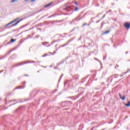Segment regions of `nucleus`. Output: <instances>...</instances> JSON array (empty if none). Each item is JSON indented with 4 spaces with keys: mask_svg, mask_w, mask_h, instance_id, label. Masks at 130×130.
<instances>
[{
    "mask_svg": "<svg viewBox=\"0 0 130 130\" xmlns=\"http://www.w3.org/2000/svg\"><path fill=\"white\" fill-rule=\"evenodd\" d=\"M128 53V52H126V54H127Z\"/></svg>",
    "mask_w": 130,
    "mask_h": 130,
    "instance_id": "39",
    "label": "nucleus"
},
{
    "mask_svg": "<svg viewBox=\"0 0 130 130\" xmlns=\"http://www.w3.org/2000/svg\"><path fill=\"white\" fill-rule=\"evenodd\" d=\"M24 76H26V77H28V75H25Z\"/></svg>",
    "mask_w": 130,
    "mask_h": 130,
    "instance_id": "41",
    "label": "nucleus"
},
{
    "mask_svg": "<svg viewBox=\"0 0 130 130\" xmlns=\"http://www.w3.org/2000/svg\"><path fill=\"white\" fill-rule=\"evenodd\" d=\"M72 35H70L69 36H72Z\"/></svg>",
    "mask_w": 130,
    "mask_h": 130,
    "instance_id": "42",
    "label": "nucleus"
},
{
    "mask_svg": "<svg viewBox=\"0 0 130 130\" xmlns=\"http://www.w3.org/2000/svg\"><path fill=\"white\" fill-rule=\"evenodd\" d=\"M56 51H57V49H56Z\"/></svg>",
    "mask_w": 130,
    "mask_h": 130,
    "instance_id": "45",
    "label": "nucleus"
},
{
    "mask_svg": "<svg viewBox=\"0 0 130 130\" xmlns=\"http://www.w3.org/2000/svg\"><path fill=\"white\" fill-rule=\"evenodd\" d=\"M63 76V74H61L59 81H60V79H61V78H62Z\"/></svg>",
    "mask_w": 130,
    "mask_h": 130,
    "instance_id": "19",
    "label": "nucleus"
},
{
    "mask_svg": "<svg viewBox=\"0 0 130 130\" xmlns=\"http://www.w3.org/2000/svg\"><path fill=\"white\" fill-rule=\"evenodd\" d=\"M12 51H13V50H11L8 52V53H11V52H12Z\"/></svg>",
    "mask_w": 130,
    "mask_h": 130,
    "instance_id": "26",
    "label": "nucleus"
},
{
    "mask_svg": "<svg viewBox=\"0 0 130 130\" xmlns=\"http://www.w3.org/2000/svg\"><path fill=\"white\" fill-rule=\"evenodd\" d=\"M30 62H33L34 63H35V61H32L31 62H27V61H23L18 62L17 64L14 65V67H20V66H23V64H26V63H30Z\"/></svg>",
    "mask_w": 130,
    "mask_h": 130,
    "instance_id": "2",
    "label": "nucleus"
},
{
    "mask_svg": "<svg viewBox=\"0 0 130 130\" xmlns=\"http://www.w3.org/2000/svg\"><path fill=\"white\" fill-rule=\"evenodd\" d=\"M74 39H75V37L68 40L64 45L60 46L59 47V48H60V47H64V46H67V45H69V43H70V42H72V41H73Z\"/></svg>",
    "mask_w": 130,
    "mask_h": 130,
    "instance_id": "3",
    "label": "nucleus"
},
{
    "mask_svg": "<svg viewBox=\"0 0 130 130\" xmlns=\"http://www.w3.org/2000/svg\"><path fill=\"white\" fill-rule=\"evenodd\" d=\"M10 43H11L8 42V43L6 44V46L8 45V44H10Z\"/></svg>",
    "mask_w": 130,
    "mask_h": 130,
    "instance_id": "30",
    "label": "nucleus"
},
{
    "mask_svg": "<svg viewBox=\"0 0 130 130\" xmlns=\"http://www.w3.org/2000/svg\"><path fill=\"white\" fill-rule=\"evenodd\" d=\"M53 53H56V52H55V51H54Z\"/></svg>",
    "mask_w": 130,
    "mask_h": 130,
    "instance_id": "38",
    "label": "nucleus"
},
{
    "mask_svg": "<svg viewBox=\"0 0 130 130\" xmlns=\"http://www.w3.org/2000/svg\"><path fill=\"white\" fill-rule=\"evenodd\" d=\"M68 103H71V104L72 103V102H68Z\"/></svg>",
    "mask_w": 130,
    "mask_h": 130,
    "instance_id": "37",
    "label": "nucleus"
},
{
    "mask_svg": "<svg viewBox=\"0 0 130 130\" xmlns=\"http://www.w3.org/2000/svg\"><path fill=\"white\" fill-rule=\"evenodd\" d=\"M18 20H19V18L15 19L14 20H13L12 21L10 22V23H8L7 24H6L5 25V27L6 28H7V29H10V28H12V27H15V26H17V25H18V24H19V22H21V21H22V20H23V19H20L17 22V21H18ZM15 22H16L14 24H13V23H15Z\"/></svg>",
    "mask_w": 130,
    "mask_h": 130,
    "instance_id": "1",
    "label": "nucleus"
},
{
    "mask_svg": "<svg viewBox=\"0 0 130 130\" xmlns=\"http://www.w3.org/2000/svg\"><path fill=\"white\" fill-rule=\"evenodd\" d=\"M130 71V70H128V72H129Z\"/></svg>",
    "mask_w": 130,
    "mask_h": 130,
    "instance_id": "46",
    "label": "nucleus"
},
{
    "mask_svg": "<svg viewBox=\"0 0 130 130\" xmlns=\"http://www.w3.org/2000/svg\"><path fill=\"white\" fill-rule=\"evenodd\" d=\"M75 11H78V7L75 8Z\"/></svg>",
    "mask_w": 130,
    "mask_h": 130,
    "instance_id": "24",
    "label": "nucleus"
},
{
    "mask_svg": "<svg viewBox=\"0 0 130 130\" xmlns=\"http://www.w3.org/2000/svg\"><path fill=\"white\" fill-rule=\"evenodd\" d=\"M126 118H128V116H126L125 117V119H126Z\"/></svg>",
    "mask_w": 130,
    "mask_h": 130,
    "instance_id": "29",
    "label": "nucleus"
},
{
    "mask_svg": "<svg viewBox=\"0 0 130 130\" xmlns=\"http://www.w3.org/2000/svg\"><path fill=\"white\" fill-rule=\"evenodd\" d=\"M84 93V91H82L79 94L77 95V97H80L81 95H82V94Z\"/></svg>",
    "mask_w": 130,
    "mask_h": 130,
    "instance_id": "12",
    "label": "nucleus"
},
{
    "mask_svg": "<svg viewBox=\"0 0 130 130\" xmlns=\"http://www.w3.org/2000/svg\"><path fill=\"white\" fill-rule=\"evenodd\" d=\"M15 41H16V39H11L10 40V42H11V43H13V42H15Z\"/></svg>",
    "mask_w": 130,
    "mask_h": 130,
    "instance_id": "11",
    "label": "nucleus"
},
{
    "mask_svg": "<svg viewBox=\"0 0 130 130\" xmlns=\"http://www.w3.org/2000/svg\"><path fill=\"white\" fill-rule=\"evenodd\" d=\"M49 46H50V45H48V46H47V47H49Z\"/></svg>",
    "mask_w": 130,
    "mask_h": 130,
    "instance_id": "40",
    "label": "nucleus"
},
{
    "mask_svg": "<svg viewBox=\"0 0 130 130\" xmlns=\"http://www.w3.org/2000/svg\"><path fill=\"white\" fill-rule=\"evenodd\" d=\"M114 47H115V45H114Z\"/></svg>",
    "mask_w": 130,
    "mask_h": 130,
    "instance_id": "44",
    "label": "nucleus"
},
{
    "mask_svg": "<svg viewBox=\"0 0 130 130\" xmlns=\"http://www.w3.org/2000/svg\"><path fill=\"white\" fill-rule=\"evenodd\" d=\"M17 103H18V102L15 103L13 104H11V105H9V107L13 106V105H15V104H17Z\"/></svg>",
    "mask_w": 130,
    "mask_h": 130,
    "instance_id": "15",
    "label": "nucleus"
},
{
    "mask_svg": "<svg viewBox=\"0 0 130 130\" xmlns=\"http://www.w3.org/2000/svg\"><path fill=\"white\" fill-rule=\"evenodd\" d=\"M74 4H75V5H78V3H77V2H75Z\"/></svg>",
    "mask_w": 130,
    "mask_h": 130,
    "instance_id": "31",
    "label": "nucleus"
},
{
    "mask_svg": "<svg viewBox=\"0 0 130 130\" xmlns=\"http://www.w3.org/2000/svg\"><path fill=\"white\" fill-rule=\"evenodd\" d=\"M119 97L122 100H125V95L121 96V94L120 93L119 94Z\"/></svg>",
    "mask_w": 130,
    "mask_h": 130,
    "instance_id": "6",
    "label": "nucleus"
},
{
    "mask_svg": "<svg viewBox=\"0 0 130 130\" xmlns=\"http://www.w3.org/2000/svg\"><path fill=\"white\" fill-rule=\"evenodd\" d=\"M47 43H48V42H45L43 43V45H46V44H47Z\"/></svg>",
    "mask_w": 130,
    "mask_h": 130,
    "instance_id": "20",
    "label": "nucleus"
},
{
    "mask_svg": "<svg viewBox=\"0 0 130 130\" xmlns=\"http://www.w3.org/2000/svg\"><path fill=\"white\" fill-rule=\"evenodd\" d=\"M64 60H63V61H61V62H60V63H59V64H62V63H63V62H64Z\"/></svg>",
    "mask_w": 130,
    "mask_h": 130,
    "instance_id": "18",
    "label": "nucleus"
},
{
    "mask_svg": "<svg viewBox=\"0 0 130 130\" xmlns=\"http://www.w3.org/2000/svg\"><path fill=\"white\" fill-rule=\"evenodd\" d=\"M54 42H56V41L54 40V41H53V43H54Z\"/></svg>",
    "mask_w": 130,
    "mask_h": 130,
    "instance_id": "33",
    "label": "nucleus"
},
{
    "mask_svg": "<svg viewBox=\"0 0 130 130\" xmlns=\"http://www.w3.org/2000/svg\"><path fill=\"white\" fill-rule=\"evenodd\" d=\"M13 100L9 101V102H12Z\"/></svg>",
    "mask_w": 130,
    "mask_h": 130,
    "instance_id": "35",
    "label": "nucleus"
},
{
    "mask_svg": "<svg viewBox=\"0 0 130 130\" xmlns=\"http://www.w3.org/2000/svg\"><path fill=\"white\" fill-rule=\"evenodd\" d=\"M124 27L126 28V29H128L130 28V23L129 22H125L124 23Z\"/></svg>",
    "mask_w": 130,
    "mask_h": 130,
    "instance_id": "4",
    "label": "nucleus"
},
{
    "mask_svg": "<svg viewBox=\"0 0 130 130\" xmlns=\"http://www.w3.org/2000/svg\"><path fill=\"white\" fill-rule=\"evenodd\" d=\"M109 32H110V30H107V31H105V33H109Z\"/></svg>",
    "mask_w": 130,
    "mask_h": 130,
    "instance_id": "22",
    "label": "nucleus"
},
{
    "mask_svg": "<svg viewBox=\"0 0 130 130\" xmlns=\"http://www.w3.org/2000/svg\"><path fill=\"white\" fill-rule=\"evenodd\" d=\"M35 1H36V0H31V3H34V2H35Z\"/></svg>",
    "mask_w": 130,
    "mask_h": 130,
    "instance_id": "27",
    "label": "nucleus"
},
{
    "mask_svg": "<svg viewBox=\"0 0 130 130\" xmlns=\"http://www.w3.org/2000/svg\"><path fill=\"white\" fill-rule=\"evenodd\" d=\"M25 88V86H18L16 87V89H24Z\"/></svg>",
    "mask_w": 130,
    "mask_h": 130,
    "instance_id": "8",
    "label": "nucleus"
},
{
    "mask_svg": "<svg viewBox=\"0 0 130 130\" xmlns=\"http://www.w3.org/2000/svg\"><path fill=\"white\" fill-rule=\"evenodd\" d=\"M5 57H6V56H3V57H0V60L1 59H4V58H5Z\"/></svg>",
    "mask_w": 130,
    "mask_h": 130,
    "instance_id": "17",
    "label": "nucleus"
},
{
    "mask_svg": "<svg viewBox=\"0 0 130 130\" xmlns=\"http://www.w3.org/2000/svg\"><path fill=\"white\" fill-rule=\"evenodd\" d=\"M81 38H82L80 37V38L78 39V40H79V41L81 40Z\"/></svg>",
    "mask_w": 130,
    "mask_h": 130,
    "instance_id": "32",
    "label": "nucleus"
},
{
    "mask_svg": "<svg viewBox=\"0 0 130 130\" xmlns=\"http://www.w3.org/2000/svg\"><path fill=\"white\" fill-rule=\"evenodd\" d=\"M86 25H87V23H83L82 26L83 27H84V26H86Z\"/></svg>",
    "mask_w": 130,
    "mask_h": 130,
    "instance_id": "21",
    "label": "nucleus"
},
{
    "mask_svg": "<svg viewBox=\"0 0 130 130\" xmlns=\"http://www.w3.org/2000/svg\"><path fill=\"white\" fill-rule=\"evenodd\" d=\"M74 78H75L76 80H78V79H79V75H75Z\"/></svg>",
    "mask_w": 130,
    "mask_h": 130,
    "instance_id": "10",
    "label": "nucleus"
},
{
    "mask_svg": "<svg viewBox=\"0 0 130 130\" xmlns=\"http://www.w3.org/2000/svg\"><path fill=\"white\" fill-rule=\"evenodd\" d=\"M22 84H23V85H25V84H26V82H25V81H24L23 82H22Z\"/></svg>",
    "mask_w": 130,
    "mask_h": 130,
    "instance_id": "25",
    "label": "nucleus"
},
{
    "mask_svg": "<svg viewBox=\"0 0 130 130\" xmlns=\"http://www.w3.org/2000/svg\"><path fill=\"white\" fill-rule=\"evenodd\" d=\"M85 45L86 46L88 49H91V48L93 46L92 45V43H86Z\"/></svg>",
    "mask_w": 130,
    "mask_h": 130,
    "instance_id": "5",
    "label": "nucleus"
},
{
    "mask_svg": "<svg viewBox=\"0 0 130 130\" xmlns=\"http://www.w3.org/2000/svg\"><path fill=\"white\" fill-rule=\"evenodd\" d=\"M17 1H18V0H13L11 1V3H14V2H16Z\"/></svg>",
    "mask_w": 130,
    "mask_h": 130,
    "instance_id": "23",
    "label": "nucleus"
},
{
    "mask_svg": "<svg viewBox=\"0 0 130 130\" xmlns=\"http://www.w3.org/2000/svg\"><path fill=\"white\" fill-rule=\"evenodd\" d=\"M94 130H96V129H94Z\"/></svg>",
    "mask_w": 130,
    "mask_h": 130,
    "instance_id": "47",
    "label": "nucleus"
},
{
    "mask_svg": "<svg viewBox=\"0 0 130 130\" xmlns=\"http://www.w3.org/2000/svg\"><path fill=\"white\" fill-rule=\"evenodd\" d=\"M39 37L38 36H36V37H35L34 38H38Z\"/></svg>",
    "mask_w": 130,
    "mask_h": 130,
    "instance_id": "28",
    "label": "nucleus"
},
{
    "mask_svg": "<svg viewBox=\"0 0 130 130\" xmlns=\"http://www.w3.org/2000/svg\"><path fill=\"white\" fill-rule=\"evenodd\" d=\"M17 101V100H13V102Z\"/></svg>",
    "mask_w": 130,
    "mask_h": 130,
    "instance_id": "34",
    "label": "nucleus"
},
{
    "mask_svg": "<svg viewBox=\"0 0 130 130\" xmlns=\"http://www.w3.org/2000/svg\"><path fill=\"white\" fill-rule=\"evenodd\" d=\"M22 109V107H19L18 108H17L16 110V111H18V110H20Z\"/></svg>",
    "mask_w": 130,
    "mask_h": 130,
    "instance_id": "14",
    "label": "nucleus"
},
{
    "mask_svg": "<svg viewBox=\"0 0 130 130\" xmlns=\"http://www.w3.org/2000/svg\"><path fill=\"white\" fill-rule=\"evenodd\" d=\"M124 105L126 107H129V106H130V102L128 101L127 104H124Z\"/></svg>",
    "mask_w": 130,
    "mask_h": 130,
    "instance_id": "7",
    "label": "nucleus"
},
{
    "mask_svg": "<svg viewBox=\"0 0 130 130\" xmlns=\"http://www.w3.org/2000/svg\"><path fill=\"white\" fill-rule=\"evenodd\" d=\"M51 5H52V3H49V4L46 5V6H45V8H47L48 7H49L50 6H51Z\"/></svg>",
    "mask_w": 130,
    "mask_h": 130,
    "instance_id": "9",
    "label": "nucleus"
},
{
    "mask_svg": "<svg viewBox=\"0 0 130 130\" xmlns=\"http://www.w3.org/2000/svg\"><path fill=\"white\" fill-rule=\"evenodd\" d=\"M104 34H107L106 33H103L102 34V35H104Z\"/></svg>",
    "mask_w": 130,
    "mask_h": 130,
    "instance_id": "36",
    "label": "nucleus"
},
{
    "mask_svg": "<svg viewBox=\"0 0 130 130\" xmlns=\"http://www.w3.org/2000/svg\"><path fill=\"white\" fill-rule=\"evenodd\" d=\"M116 67H118V65H116Z\"/></svg>",
    "mask_w": 130,
    "mask_h": 130,
    "instance_id": "43",
    "label": "nucleus"
},
{
    "mask_svg": "<svg viewBox=\"0 0 130 130\" xmlns=\"http://www.w3.org/2000/svg\"><path fill=\"white\" fill-rule=\"evenodd\" d=\"M97 127H98V126H94V127H93L91 128V130H94V129L97 128Z\"/></svg>",
    "mask_w": 130,
    "mask_h": 130,
    "instance_id": "13",
    "label": "nucleus"
},
{
    "mask_svg": "<svg viewBox=\"0 0 130 130\" xmlns=\"http://www.w3.org/2000/svg\"><path fill=\"white\" fill-rule=\"evenodd\" d=\"M47 55H48V54H45V55H43V57H45V56H47Z\"/></svg>",
    "mask_w": 130,
    "mask_h": 130,
    "instance_id": "16",
    "label": "nucleus"
}]
</instances>
